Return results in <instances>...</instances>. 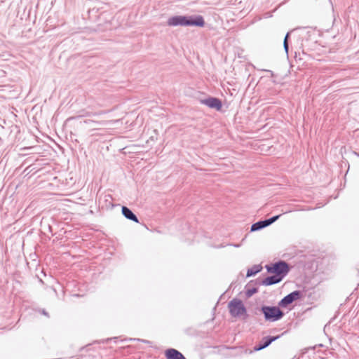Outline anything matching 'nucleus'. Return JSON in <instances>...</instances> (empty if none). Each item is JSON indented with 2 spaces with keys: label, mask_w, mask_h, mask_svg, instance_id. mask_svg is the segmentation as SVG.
<instances>
[{
  "label": "nucleus",
  "mask_w": 359,
  "mask_h": 359,
  "mask_svg": "<svg viewBox=\"0 0 359 359\" xmlns=\"http://www.w3.org/2000/svg\"><path fill=\"white\" fill-rule=\"evenodd\" d=\"M169 26H197L203 27L205 25L204 19L202 16L198 15L194 18L182 15H177L171 17L168 20Z\"/></svg>",
  "instance_id": "1"
},
{
  "label": "nucleus",
  "mask_w": 359,
  "mask_h": 359,
  "mask_svg": "<svg viewBox=\"0 0 359 359\" xmlns=\"http://www.w3.org/2000/svg\"><path fill=\"white\" fill-rule=\"evenodd\" d=\"M229 309L231 315L235 318H246L248 317L246 309L243 302L233 299L229 303Z\"/></svg>",
  "instance_id": "2"
},
{
  "label": "nucleus",
  "mask_w": 359,
  "mask_h": 359,
  "mask_svg": "<svg viewBox=\"0 0 359 359\" xmlns=\"http://www.w3.org/2000/svg\"><path fill=\"white\" fill-rule=\"evenodd\" d=\"M262 311L264 315L265 320L269 321H276L283 316V311L276 306H263Z\"/></svg>",
  "instance_id": "3"
},
{
  "label": "nucleus",
  "mask_w": 359,
  "mask_h": 359,
  "mask_svg": "<svg viewBox=\"0 0 359 359\" xmlns=\"http://www.w3.org/2000/svg\"><path fill=\"white\" fill-rule=\"evenodd\" d=\"M269 272L276 275L282 276V278L288 271L287 265L285 262H279L268 268Z\"/></svg>",
  "instance_id": "4"
},
{
  "label": "nucleus",
  "mask_w": 359,
  "mask_h": 359,
  "mask_svg": "<svg viewBox=\"0 0 359 359\" xmlns=\"http://www.w3.org/2000/svg\"><path fill=\"white\" fill-rule=\"evenodd\" d=\"M280 217V215H278L274 216L269 219L256 222L252 225L251 231H255L259 230L264 227H266V226L271 224L274 222H276L277 219H278V218Z\"/></svg>",
  "instance_id": "5"
},
{
  "label": "nucleus",
  "mask_w": 359,
  "mask_h": 359,
  "mask_svg": "<svg viewBox=\"0 0 359 359\" xmlns=\"http://www.w3.org/2000/svg\"><path fill=\"white\" fill-rule=\"evenodd\" d=\"M300 292L299 291H294L286 297H285L280 302V306H287L290 304L292 303L294 301L299 299L300 298Z\"/></svg>",
  "instance_id": "6"
},
{
  "label": "nucleus",
  "mask_w": 359,
  "mask_h": 359,
  "mask_svg": "<svg viewBox=\"0 0 359 359\" xmlns=\"http://www.w3.org/2000/svg\"><path fill=\"white\" fill-rule=\"evenodd\" d=\"M166 359H186L185 357L175 348H168L165 351Z\"/></svg>",
  "instance_id": "7"
},
{
  "label": "nucleus",
  "mask_w": 359,
  "mask_h": 359,
  "mask_svg": "<svg viewBox=\"0 0 359 359\" xmlns=\"http://www.w3.org/2000/svg\"><path fill=\"white\" fill-rule=\"evenodd\" d=\"M203 103L206 104L210 108H215L217 110H220L222 108V103L217 98H210L203 101Z\"/></svg>",
  "instance_id": "8"
},
{
  "label": "nucleus",
  "mask_w": 359,
  "mask_h": 359,
  "mask_svg": "<svg viewBox=\"0 0 359 359\" xmlns=\"http://www.w3.org/2000/svg\"><path fill=\"white\" fill-rule=\"evenodd\" d=\"M282 280V276L276 275L266 278L263 280L264 285H271L277 283H279Z\"/></svg>",
  "instance_id": "9"
},
{
  "label": "nucleus",
  "mask_w": 359,
  "mask_h": 359,
  "mask_svg": "<svg viewBox=\"0 0 359 359\" xmlns=\"http://www.w3.org/2000/svg\"><path fill=\"white\" fill-rule=\"evenodd\" d=\"M122 213L126 218L133 220L137 223L139 222L137 217L127 207L123 206L122 208Z\"/></svg>",
  "instance_id": "10"
},
{
  "label": "nucleus",
  "mask_w": 359,
  "mask_h": 359,
  "mask_svg": "<svg viewBox=\"0 0 359 359\" xmlns=\"http://www.w3.org/2000/svg\"><path fill=\"white\" fill-rule=\"evenodd\" d=\"M260 270H261V267H259V266L248 269V272H247V276L250 277V276H254L257 273H258Z\"/></svg>",
  "instance_id": "11"
},
{
  "label": "nucleus",
  "mask_w": 359,
  "mask_h": 359,
  "mask_svg": "<svg viewBox=\"0 0 359 359\" xmlns=\"http://www.w3.org/2000/svg\"><path fill=\"white\" fill-rule=\"evenodd\" d=\"M274 339H271L269 341H267L266 342L264 343V344L260 347H259L258 348H257V350H261L266 346H268L271 343V341L273 340Z\"/></svg>",
  "instance_id": "12"
},
{
  "label": "nucleus",
  "mask_w": 359,
  "mask_h": 359,
  "mask_svg": "<svg viewBox=\"0 0 359 359\" xmlns=\"http://www.w3.org/2000/svg\"><path fill=\"white\" fill-rule=\"evenodd\" d=\"M287 36H288V35H287L285 36V40H284V46H285V48L286 50H287Z\"/></svg>",
  "instance_id": "13"
},
{
  "label": "nucleus",
  "mask_w": 359,
  "mask_h": 359,
  "mask_svg": "<svg viewBox=\"0 0 359 359\" xmlns=\"http://www.w3.org/2000/svg\"><path fill=\"white\" fill-rule=\"evenodd\" d=\"M252 293H253L252 291H250V292H249L248 295L250 296Z\"/></svg>",
  "instance_id": "14"
},
{
  "label": "nucleus",
  "mask_w": 359,
  "mask_h": 359,
  "mask_svg": "<svg viewBox=\"0 0 359 359\" xmlns=\"http://www.w3.org/2000/svg\"><path fill=\"white\" fill-rule=\"evenodd\" d=\"M252 293H253L252 291H250V292H249L248 295L250 296Z\"/></svg>",
  "instance_id": "15"
}]
</instances>
